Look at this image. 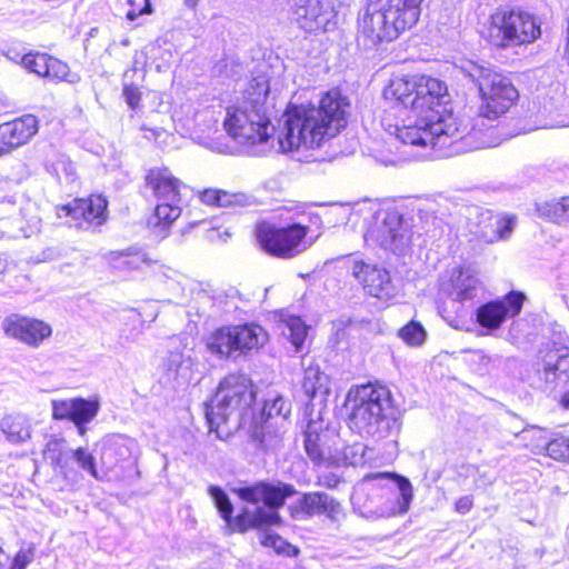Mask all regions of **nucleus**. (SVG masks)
I'll list each match as a JSON object with an SVG mask.
<instances>
[{"instance_id": "1", "label": "nucleus", "mask_w": 569, "mask_h": 569, "mask_svg": "<svg viewBox=\"0 0 569 569\" xmlns=\"http://www.w3.org/2000/svg\"><path fill=\"white\" fill-rule=\"evenodd\" d=\"M393 102L382 118V126L402 143L446 147L457 141V119L446 108L447 84L432 77H396L383 91Z\"/></svg>"}, {"instance_id": "2", "label": "nucleus", "mask_w": 569, "mask_h": 569, "mask_svg": "<svg viewBox=\"0 0 569 569\" xmlns=\"http://www.w3.org/2000/svg\"><path fill=\"white\" fill-rule=\"evenodd\" d=\"M348 108L349 102L337 90L327 92L318 107H289L278 133L279 150L291 152L301 147H320L325 138L335 137L346 127Z\"/></svg>"}, {"instance_id": "3", "label": "nucleus", "mask_w": 569, "mask_h": 569, "mask_svg": "<svg viewBox=\"0 0 569 569\" xmlns=\"http://www.w3.org/2000/svg\"><path fill=\"white\" fill-rule=\"evenodd\" d=\"M209 493L221 517L233 529L244 532L249 529H262L281 523L279 509L284 506L287 498L297 493L296 488L286 482L259 481L252 486L237 489L239 498L250 506L242 509L232 519L233 507L227 493L217 486L209 488Z\"/></svg>"}, {"instance_id": "4", "label": "nucleus", "mask_w": 569, "mask_h": 569, "mask_svg": "<svg viewBox=\"0 0 569 569\" xmlns=\"http://www.w3.org/2000/svg\"><path fill=\"white\" fill-rule=\"evenodd\" d=\"M349 427L360 436L377 440L397 437L401 429L399 411L388 387L379 383L357 386L348 392Z\"/></svg>"}, {"instance_id": "5", "label": "nucleus", "mask_w": 569, "mask_h": 569, "mask_svg": "<svg viewBox=\"0 0 569 569\" xmlns=\"http://www.w3.org/2000/svg\"><path fill=\"white\" fill-rule=\"evenodd\" d=\"M256 391L246 375L233 373L219 385L216 395L206 403V418L211 432L218 438L229 435L222 426L233 421L236 428L243 427L251 418Z\"/></svg>"}, {"instance_id": "6", "label": "nucleus", "mask_w": 569, "mask_h": 569, "mask_svg": "<svg viewBox=\"0 0 569 569\" xmlns=\"http://www.w3.org/2000/svg\"><path fill=\"white\" fill-rule=\"evenodd\" d=\"M422 0H369L359 18L360 37L376 47L382 41L397 39L419 19Z\"/></svg>"}, {"instance_id": "7", "label": "nucleus", "mask_w": 569, "mask_h": 569, "mask_svg": "<svg viewBox=\"0 0 569 569\" xmlns=\"http://www.w3.org/2000/svg\"><path fill=\"white\" fill-rule=\"evenodd\" d=\"M465 78L473 83L481 97L479 113L487 119H497L517 101L519 93L509 77L489 64L468 61L461 66Z\"/></svg>"}, {"instance_id": "8", "label": "nucleus", "mask_w": 569, "mask_h": 569, "mask_svg": "<svg viewBox=\"0 0 569 569\" xmlns=\"http://www.w3.org/2000/svg\"><path fill=\"white\" fill-rule=\"evenodd\" d=\"M541 34L537 18L521 10H496L489 21L487 37L498 48L530 43Z\"/></svg>"}, {"instance_id": "9", "label": "nucleus", "mask_w": 569, "mask_h": 569, "mask_svg": "<svg viewBox=\"0 0 569 569\" xmlns=\"http://www.w3.org/2000/svg\"><path fill=\"white\" fill-rule=\"evenodd\" d=\"M223 127L227 133L237 143L242 146L266 143L274 131L269 114L259 112L242 103L228 108Z\"/></svg>"}, {"instance_id": "10", "label": "nucleus", "mask_w": 569, "mask_h": 569, "mask_svg": "<svg viewBox=\"0 0 569 569\" xmlns=\"http://www.w3.org/2000/svg\"><path fill=\"white\" fill-rule=\"evenodd\" d=\"M309 227L303 222H295L286 227L261 223L257 227V240L263 251L270 256L291 259L305 252L310 243L306 238Z\"/></svg>"}, {"instance_id": "11", "label": "nucleus", "mask_w": 569, "mask_h": 569, "mask_svg": "<svg viewBox=\"0 0 569 569\" xmlns=\"http://www.w3.org/2000/svg\"><path fill=\"white\" fill-rule=\"evenodd\" d=\"M268 339L264 329L258 325L223 327L216 330L207 340L208 350L220 357L234 352L246 353L262 347Z\"/></svg>"}, {"instance_id": "12", "label": "nucleus", "mask_w": 569, "mask_h": 569, "mask_svg": "<svg viewBox=\"0 0 569 569\" xmlns=\"http://www.w3.org/2000/svg\"><path fill=\"white\" fill-rule=\"evenodd\" d=\"M365 239L392 252H401L409 243L410 236L402 214L391 209L375 214L373 223L368 228Z\"/></svg>"}, {"instance_id": "13", "label": "nucleus", "mask_w": 569, "mask_h": 569, "mask_svg": "<svg viewBox=\"0 0 569 569\" xmlns=\"http://www.w3.org/2000/svg\"><path fill=\"white\" fill-rule=\"evenodd\" d=\"M292 14L303 31L326 32L336 26V0H292Z\"/></svg>"}, {"instance_id": "14", "label": "nucleus", "mask_w": 569, "mask_h": 569, "mask_svg": "<svg viewBox=\"0 0 569 569\" xmlns=\"http://www.w3.org/2000/svg\"><path fill=\"white\" fill-rule=\"evenodd\" d=\"M338 445H341V438L335 429L325 428L321 420L308 422L305 431V449L316 466L332 467Z\"/></svg>"}, {"instance_id": "15", "label": "nucleus", "mask_w": 569, "mask_h": 569, "mask_svg": "<svg viewBox=\"0 0 569 569\" xmlns=\"http://www.w3.org/2000/svg\"><path fill=\"white\" fill-rule=\"evenodd\" d=\"M108 202L102 196H91L87 199H74L71 203L57 209L59 218L79 229L99 227L107 221Z\"/></svg>"}, {"instance_id": "16", "label": "nucleus", "mask_w": 569, "mask_h": 569, "mask_svg": "<svg viewBox=\"0 0 569 569\" xmlns=\"http://www.w3.org/2000/svg\"><path fill=\"white\" fill-rule=\"evenodd\" d=\"M536 375L539 387L552 391L569 381V347L553 343L542 355Z\"/></svg>"}, {"instance_id": "17", "label": "nucleus", "mask_w": 569, "mask_h": 569, "mask_svg": "<svg viewBox=\"0 0 569 569\" xmlns=\"http://www.w3.org/2000/svg\"><path fill=\"white\" fill-rule=\"evenodd\" d=\"M526 296L520 291H510L502 299L481 305L476 311L477 323L487 333L498 330L507 318H513L521 312Z\"/></svg>"}, {"instance_id": "18", "label": "nucleus", "mask_w": 569, "mask_h": 569, "mask_svg": "<svg viewBox=\"0 0 569 569\" xmlns=\"http://www.w3.org/2000/svg\"><path fill=\"white\" fill-rule=\"evenodd\" d=\"M3 332L30 347H38L51 336V327L42 320L18 313L6 317L1 322Z\"/></svg>"}, {"instance_id": "19", "label": "nucleus", "mask_w": 569, "mask_h": 569, "mask_svg": "<svg viewBox=\"0 0 569 569\" xmlns=\"http://www.w3.org/2000/svg\"><path fill=\"white\" fill-rule=\"evenodd\" d=\"M352 276L363 286L367 293L381 300H389L396 296V287L391 282L389 272L376 264L355 261Z\"/></svg>"}, {"instance_id": "20", "label": "nucleus", "mask_w": 569, "mask_h": 569, "mask_svg": "<svg viewBox=\"0 0 569 569\" xmlns=\"http://www.w3.org/2000/svg\"><path fill=\"white\" fill-rule=\"evenodd\" d=\"M99 405L96 401L82 398L53 400L52 417L56 420H71L83 435L84 425L90 422L98 413Z\"/></svg>"}, {"instance_id": "21", "label": "nucleus", "mask_w": 569, "mask_h": 569, "mask_svg": "<svg viewBox=\"0 0 569 569\" xmlns=\"http://www.w3.org/2000/svg\"><path fill=\"white\" fill-rule=\"evenodd\" d=\"M38 132V120L32 114L0 124V153L27 143Z\"/></svg>"}, {"instance_id": "22", "label": "nucleus", "mask_w": 569, "mask_h": 569, "mask_svg": "<svg viewBox=\"0 0 569 569\" xmlns=\"http://www.w3.org/2000/svg\"><path fill=\"white\" fill-rule=\"evenodd\" d=\"M366 480L372 481L376 486H389L391 489L397 490L395 501L387 512L388 517L403 515L409 510L413 492L408 479L388 472H377L367 476Z\"/></svg>"}, {"instance_id": "23", "label": "nucleus", "mask_w": 569, "mask_h": 569, "mask_svg": "<svg viewBox=\"0 0 569 569\" xmlns=\"http://www.w3.org/2000/svg\"><path fill=\"white\" fill-rule=\"evenodd\" d=\"M477 221L471 232L487 243H492L500 239H506L512 231L513 219L499 218L489 210L477 209Z\"/></svg>"}, {"instance_id": "24", "label": "nucleus", "mask_w": 569, "mask_h": 569, "mask_svg": "<svg viewBox=\"0 0 569 569\" xmlns=\"http://www.w3.org/2000/svg\"><path fill=\"white\" fill-rule=\"evenodd\" d=\"M146 182L158 201H180L181 188L184 186L172 176L169 169H150Z\"/></svg>"}, {"instance_id": "25", "label": "nucleus", "mask_w": 569, "mask_h": 569, "mask_svg": "<svg viewBox=\"0 0 569 569\" xmlns=\"http://www.w3.org/2000/svg\"><path fill=\"white\" fill-rule=\"evenodd\" d=\"M136 447V441L130 438L110 436L101 443V462L108 470H113L122 462H130Z\"/></svg>"}, {"instance_id": "26", "label": "nucleus", "mask_w": 569, "mask_h": 569, "mask_svg": "<svg viewBox=\"0 0 569 569\" xmlns=\"http://www.w3.org/2000/svg\"><path fill=\"white\" fill-rule=\"evenodd\" d=\"M480 291L482 283L469 269H460L451 276L448 295L453 301H471Z\"/></svg>"}, {"instance_id": "27", "label": "nucleus", "mask_w": 569, "mask_h": 569, "mask_svg": "<svg viewBox=\"0 0 569 569\" xmlns=\"http://www.w3.org/2000/svg\"><path fill=\"white\" fill-rule=\"evenodd\" d=\"M529 433L539 440V443L533 447V451L540 452L546 450L547 455L555 460L569 461V438L559 436L549 440L546 432L538 428L525 430L522 437L527 438Z\"/></svg>"}, {"instance_id": "28", "label": "nucleus", "mask_w": 569, "mask_h": 569, "mask_svg": "<svg viewBox=\"0 0 569 569\" xmlns=\"http://www.w3.org/2000/svg\"><path fill=\"white\" fill-rule=\"evenodd\" d=\"M328 495L325 492H305L295 503L289 506L290 516L296 520H308L316 515H322Z\"/></svg>"}, {"instance_id": "29", "label": "nucleus", "mask_w": 569, "mask_h": 569, "mask_svg": "<svg viewBox=\"0 0 569 569\" xmlns=\"http://www.w3.org/2000/svg\"><path fill=\"white\" fill-rule=\"evenodd\" d=\"M269 90V80L264 74L253 77L244 90L241 103L259 112L269 114L267 103Z\"/></svg>"}, {"instance_id": "30", "label": "nucleus", "mask_w": 569, "mask_h": 569, "mask_svg": "<svg viewBox=\"0 0 569 569\" xmlns=\"http://www.w3.org/2000/svg\"><path fill=\"white\" fill-rule=\"evenodd\" d=\"M107 259L110 266L118 270H138L151 263L147 253L138 249L111 251L107 254Z\"/></svg>"}, {"instance_id": "31", "label": "nucleus", "mask_w": 569, "mask_h": 569, "mask_svg": "<svg viewBox=\"0 0 569 569\" xmlns=\"http://www.w3.org/2000/svg\"><path fill=\"white\" fill-rule=\"evenodd\" d=\"M191 367V358L184 356L181 351H169L161 365L162 379L166 382L177 381L184 376Z\"/></svg>"}, {"instance_id": "32", "label": "nucleus", "mask_w": 569, "mask_h": 569, "mask_svg": "<svg viewBox=\"0 0 569 569\" xmlns=\"http://www.w3.org/2000/svg\"><path fill=\"white\" fill-rule=\"evenodd\" d=\"M251 438L257 445L264 450H274L280 443V435L273 429L271 420L253 419L250 427Z\"/></svg>"}, {"instance_id": "33", "label": "nucleus", "mask_w": 569, "mask_h": 569, "mask_svg": "<svg viewBox=\"0 0 569 569\" xmlns=\"http://www.w3.org/2000/svg\"><path fill=\"white\" fill-rule=\"evenodd\" d=\"M1 430L12 443H21L30 439L31 426L29 420L21 415L7 416L1 420Z\"/></svg>"}, {"instance_id": "34", "label": "nucleus", "mask_w": 569, "mask_h": 569, "mask_svg": "<svg viewBox=\"0 0 569 569\" xmlns=\"http://www.w3.org/2000/svg\"><path fill=\"white\" fill-rule=\"evenodd\" d=\"M44 458L50 461V463L58 470L60 473H67L68 461L71 458L72 449L68 448L64 440L61 439H51L46 445V449L43 451Z\"/></svg>"}, {"instance_id": "35", "label": "nucleus", "mask_w": 569, "mask_h": 569, "mask_svg": "<svg viewBox=\"0 0 569 569\" xmlns=\"http://www.w3.org/2000/svg\"><path fill=\"white\" fill-rule=\"evenodd\" d=\"M366 446L362 442H355L352 445H338L336 453L332 459V467L340 465L359 466L366 462Z\"/></svg>"}, {"instance_id": "36", "label": "nucleus", "mask_w": 569, "mask_h": 569, "mask_svg": "<svg viewBox=\"0 0 569 569\" xmlns=\"http://www.w3.org/2000/svg\"><path fill=\"white\" fill-rule=\"evenodd\" d=\"M281 326L282 336L292 343L296 352H300L308 333L307 325L300 317L289 316Z\"/></svg>"}, {"instance_id": "37", "label": "nucleus", "mask_w": 569, "mask_h": 569, "mask_svg": "<svg viewBox=\"0 0 569 569\" xmlns=\"http://www.w3.org/2000/svg\"><path fill=\"white\" fill-rule=\"evenodd\" d=\"M244 196L241 193H229L219 189H206L200 192V200L209 206L230 207L242 203Z\"/></svg>"}, {"instance_id": "38", "label": "nucleus", "mask_w": 569, "mask_h": 569, "mask_svg": "<svg viewBox=\"0 0 569 569\" xmlns=\"http://www.w3.org/2000/svg\"><path fill=\"white\" fill-rule=\"evenodd\" d=\"M180 201H159L154 209L151 223L167 227L171 224L181 214Z\"/></svg>"}, {"instance_id": "39", "label": "nucleus", "mask_w": 569, "mask_h": 569, "mask_svg": "<svg viewBox=\"0 0 569 569\" xmlns=\"http://www.w3.org/2000/svg\"><path fill=\"white\" fill-rule=\"evenodd\" d=\"M259 540L262 546L272 548L279 555L288 557H297L299 555V549L296 546H292L276 533L263 531L259 535Z\"/></svg>"}, {"instance_id": "40", "label": "nucleus", "mask_w": 569, "mask_h": 569, "mask_svg": "<svg viewBox=\"0 0 569 569\" xmlns=\"http://www.w3.org/2000/svg\"><path fill=\"white\" fill-rule=\"evenodd\" d=\"M327 376L319 368L309 367L305 370L302 389L309 398H313L318 391L327 390Z\"/></svg>"}, {"instance_id": "41", "label": "nucleus", "mask_w": 569, "mask_h": 569, "mask_svg": "<svg viewBox=\"0 0 569 569\" xmlns=\"http://www.w3.org/2000/svg\"><path fill=\"white\" fill-rule=\"evenodd\" d=\"M537 212L540 217H545L550 221L562 223L566 220V204L563 197L558 200L546 201L536 204Z\"/></svg>"}, {"instance_id": "42", "label": "nucleus", "mask_w": 569, "mask_h": 569, "mask_svg": "<svg viewBox=\"0 0 569 569\" xmlns=\"http://www.w3.org/2000/svg\"><path fill=\"white\" fill-rule=\"evenodd\" d=\"M289 415L290 405L281 396H277L271 401H266L260 415V420L281 418V420L284 421Z\"/></svg>"}, {"instance_id": "43", "label": "nucleus", "mask_w": 569, "mask_h": 569, "mask_svg": "<svg viewBox=\"0 0 569 569\" xmlns=\"http://www.w3.org/2000/svg\"><path fill=\"white\" fill-rule=\"evenodd\" d=\"M49 61L50 56L46 53H27L21 57V64L30 72L42 78L48 74Z\"/></svg>"}, {"instance_id": "44", "label": "nucleus", "mask_w": 569, "mask_h": 569, "mask_svg": "<svg viewBox=\"0 0 569 569\" xmlns=\"http://www.w3.org/2000/svg\"><path fill=\"white\" fill-rule=\"evenodd\" d=\"M47 79L50 80H59V81H68L70 83H74L79 80L78 74L71 73L67 63L50 57L49 66H48V74Z\"/></svg>"}, {"instance_id": "45", "label": "nucleus", "mask_w": 569, "mask_h": 569, "mask_svg": "<svg viewBox=\"0 0 569 569\" xmlns=\"http://www.w3.org/2000/svg\"><path fill=\"white\" fill-rule=\"evenodd\" d=\"M399 336L409 345L419 346L426 339V331L423 327L416 321H410L400 329Z\"/></svg>"}, {"instance_id": "46", "label": "nucleus", "mask_w": 569, "mask_h": 569, "mask_svg": "<svg viewBox=\"0 0 569 569\" xmlns=\"http://www.w3.org/2000/svg\"><path fill=\"white\" fill-rule=\"evenodd\" d=\"M71 458H73L76 460V462L84 471H87L93 478L99 479L98 471L96 468V459L90 452H88L83 448H78L76 450H72Z\"/></svg>"}, {"instance_id": "47", "label": "nucleus", "mask_w": 569, "mask_h": 569, "mask_svg": "<svg viewBox=\"0 0 569 569\" xmlns=\"http://www.w3.org/2000/svg\"><path fill=\"white\" fill-rule=\"evenodd\" d=\"M322 515H326L332 522H339L345 517V511L341 503L328 495Z\"/></svg>"}, {"instance_id": "48", "label": "nucleus", "mask_w": 569, "mask_h": 569, "mask_svg": "<svg viewBox=\"0 0 569 569\" xmlns=\"http://www.w3.org/2000/svg\"><path fill=\"white\" fill-rule=\"evenodd\" d=\"M33 548L21 549L17 552L13 560H9V566L6 569H26L27 566L33 560Z\"/></svg>"}, {"instance_id": "49", "label": "nucleus", "mask_w": 569, "mask_h": 569, "mask_svg": "<svg viewBox=\"0 0 569 569\" xmlns=\"http://www.w3.org/2000/svg\"><path fill=\"white\" fill-rule=\"evenodd\" d=\"M126 102L131 109H138L141 101V92L134 84H126L122 91Z\"/></svg>"}, {"instance_id": "50", "label": "nucleus", "mask_w": 569, "mask_h": 569, "mask_svg": "<svg viewBox=\"0 0 569 569\" xmlns=\"http://www.w3.org/2000/svg\"><path fill=\"white\" fill-rule=\"evenodd\" d=\"M479 365L482 366L486 370H491L501 366L503 358L498 353H486L485 351H479L478 353Z\"/></svg>"}, {"instance_id": "51", "label": "nucleus", "mask_w": 569, "mask_h": 569, "mask_svg": "<svg viewBox=\"0 0 569 569\" xmlns=\"http://www.w3.org/2000/svg\"><path fill=\"white\" fill-rule=\"evenodd\" d=\"M341 483V478L333 473V472H327L318 477L317 485L328 488V489H336Z\"/></svg>"}, {"instance_id": "52", "label": "nucleus", "mask_w": 569, "mask_h": 569, "mask_svg": "<svg viewBox=\"0 0 569 569\" xmlns=\"http://www.w3.org/2000/svg\"><path fill=\"white\" fill-rule=\"evenodd\" d=\"M473 507V498L470 495L460 497L455 502V511L459 515L468 513Z\"/></svg>"}, {"instance_id": "53", "label": "nucleus", "mask_w": 569, "mask_h": 569, "mask_svg": "<svg viewBox=\"0 0 569 569\" xmlns=\"http://www.w3.org/2000/svg\"><path fill=\"white\" fill-rule=\"evenodd\" d=\"M144 1V7L142 9H140L138 12H136L134 10H129L126 14L127 19L130 20V21H133L137 19L138 16L140 14H143V13H150L151 12V3H150V0H143Z\"/></svg>"}, {"instance_id": "54", "label": "nucleus", "mask_w": 569, "mask_h": 569, "mask_svg": "<svg viewBox=\"0 0 569 569\" xmlns=\"http://www.w3.org/2000/svg\"><path fill=\"white\" fill-rule=\"evenodd\" d=\"M142 130H144V131H146L144 137H146L147 139H151V138H153L154 140H157V138L162 133V131H161V130H159V129H150V128H144V127H143V128H142Z\"/></svg>"}, {"instance_id": "55", "label": "nucleus", "mask_w": 569, "mask_h": 569, "mask_svg": "<svg viewBox=\"0 0 569 569\" xmlns=\"http://www.w3.org/2000/svg\"><path fill=\"white\" fill-rule=\"evenodd\" d=\"M9 566V555L0 547V569Z\"/></svg>"}, {"instance_id": "56", "label": "nucleus", "mask_w": 569, "mask_h": 569, "mask_svg": "<svg viewBox=\"0 0 569 569\" xmlns=\"http://www.w3.org/2000/svg\"><path fill=\"white\" fill-rule=\"evenodd\" d=\"M184 4L189 9H194L198 6L199 0H183Z\"/></svg>"}, {"instance_id": "57", "label": "nucleus", "mask_w": 569, "mask_h": 569, "mask_svg": "<svg viewBox=\"0 0 569 569\" xmlns=\"http://www.w3.org/2000/svg\"><path fill=\"white\" fill-rule=\"evenodd\" d=\"M561 402L566 409H569V391L563 395Z\"/></svg>"}, {"instance_id": "58", "label": "nucleus", "mask_w": 569, "mask_h": 569, "mask_svg": "<svg viewBox=\"0 0 569 569\" xmlns=\"http://www.w3.org/2000/svg\"><path fill=\"white\" fill-rule=\"evenodd\" d=\"M565 204H566V220L569 221V197H563Z\"/></svg>"}, {"instance_id": "59", "label": "nucleus", "mask_w": 569, "mask_h": 569, "mask_svg": "<svg viewBox=\"0 0 569 569\" xmlns=\"http://www.w3.org/2000/svg\"><path fill=\"white\" fill-rule=\"evenodd\" d=\"M7 271V261L2 258H0V274L4 273Z\"/></svg>"}, {"instance_id": "60", "label": "nucleus", "mask_w": 569, "mask_h": 569, "mask_svg": "<svg viewBox=\"0 0 569 569\" xmlns=\"http://www.w3.org/2000/svg\"><path fill=\"white\" fill-rule=\"evenodd\" d=\"M563 57H565V59L567 60V62L569 64V38H567V44H566Z\"/></svg>"}, {"instance_id": "61", "label": "nucleus", "mask_w": 569, "mask_h": 569, "mask_svg": "<svg viewBox=\"0 0 569 569\" xmlns=\"http://www.w3.org/2000/svg\"><path fill=\"white\" fill-rule=\"evenodd\" d=\"M132 460V462H136V459H133V457L130 459V461Z\"/></svg>"}, {"instance_id": "62", "label": "nucleus", "mask_w": 569, "mask_h": 569, "mask_svg": "<svg viewBox=\"0 0 569 569\" xmlns=\"http://www.w3.org/2000/svg\"><path fill=\"white\" fill-rule=\"evenodd\" d=\"M2 223H3V220H0V224H2Z\"/></svg>"}]
</instances>
